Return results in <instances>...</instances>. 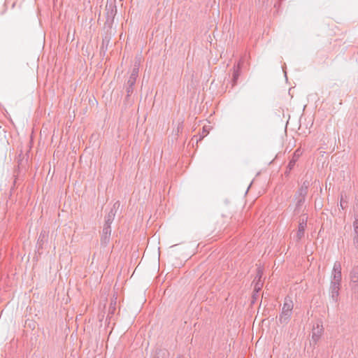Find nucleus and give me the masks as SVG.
<instances>
[{"instance_id":"obj_1","label":"nucleus","mask_w":358,"mask_h":358,"mask_svg":"<svg viewBox=\"0 0 358 358\" xmlns=\"http://www.w3.org/2000/svg\"><path fill=\"white\" fill-rule=\"evenodd\" d=\"M294 304L289 297H285L282 308V311L279 315V322L281 324H287L292 314Z\"/></svg>"},{"instance_id":"obj_2","label":"nucleus","mask_w":358,"mask_h":358,"mask_svg":"<svg viewBox=\"0 0 358 358\" xmlns=\"http://www.w3.org/2000/svg\"><path fill=\"white\" fill-rule=\"evenodd\" d=\"M341 264L339 262H336L333 267L331 284L341 285Z\"/></svg>"},{"instance_id":"obj_3","label":"nucleus","mask_w":358,"mask_h":358,"mask_svg":"<svg viewBox=\"0 0 358 358\" xmlns=\"http://www.w3.org/2000/svg\"><path fill=\"white\" fill-rule=\"evenodd\" d=\"M106 22H113L115 15L117 14V6L115 5V0L113 1L109 2V0H107V3L106 5Z\"/></svg>"},{"instance_id":"obj_4","label":"nucleus","mask_w":358,"mask_h":358,"mask_svg":"<svg viewBox=\"0 0 358 358\" xmlns=\"http://www.w3.org/2000/svg\"><path fill=\"white\" fill-rule=\"evenodd\" d=\"M111 234V227L108 224H104L102 231V235L101 237V244L103 246H106L109 242Z\"/></svg>"},{"instance_id":"obj_5","label":"nucleus","mask_w":358,"mask_h":358,"mask_svg":"<svg viewBox=\"0 0 358 358\" xmlns=\"http://www.w3.org/2000/svg\"><path fill=\"white\" fill-rule=\"evenodd\" d=\"M323 333V328L322 326L317 324L316 327H314L312 331V338L310 343H313L316 344L317 342L320 340Z\"/></svg>"},{"instance_id":"obj_6","label":"nucleus","mask_w":358,"mask_h":358,"mask_svg":"<svg viewBox=\"0 0 358 358\" xmlns=\"http://www.w3.org/2000/svg\"><path fill=\"white\" fill-rule=\"evenodd\" d=\"M340 288L341 285H330V299L334 303L338 302Z\"/></svg>"},{"instance_id":"obj_7","label":"nucleus","mask_w":358,"mask_h":358,"mask_svg":"<svg viewBox=\"0 0 358 358\" xmlns=\"http://www.w3.org/2000/svg\"><path fill=\"white\" fill-rule=\"evenodd\" d=\"M350 280L353 283L352 287L358 292V268H353L350 273Z\"/></svg>"},{"instance_id":"obj_8","label":"nucleus","mask_w":358,"mask_h":358,"mask_svg":"<svg viewBox=\"0 0 358 358\" xmlns=\"http://www.w3.org/2000/svg\"><path fill=\"white\" fill-rule=\"evenodd\" d=\"M306 225L307 220L302 219L299 222L298 231L296 233V238L298 241L301 240L303 237Z\"/></svg>"},{"instance_id":"obj_9","label":"nucleus","mask_w":358,"mask_h":358,"mask_svg":"<svg viewBox=\"0 0 358 358\" xmlns=\"http://www.w3.org/2000/svg\"><path fill=\"white\" fill-rule=\"evenodd\" d=\"M310 186V181L306 180L301 187L299 189L298 192L295 194V196H306L308 193V189Z\"/></svg>"},{"instance_id":"obj_10","label":"nucleus","mask_w":358,"mask_h":358,"mask_svg":"<svg viewBox=\"0 0 358 358\" xmlns=\"http://www.w3.org/2000/svg\"><path fill=\"white\" fill-rule=\"evenodd\" d=\"M301 155V151L298 149L296 150L292 157V159L289 161L287 165L288 171H286V173H288L294 166L296 162L299 159L300 155Z\"/></svg>"},{"instance_id":"obj_11","label":"nucleus","mask_w":358,"mask_h":358,"mask_svg":"<svg viewBox=\"0 0 358 358\" xmlns=\"http://www.w3.org/2000/svg\"><path fill=\"white\" fill-rule=\"evenodd\" d=\"M136 82V79L133 78H129L127 83L125 84V88L127 92V96H129L134 92V86Z\"/></svg>"},{"instance_id":"obj_12","label":"nucleus","mask_w":358,"mask_h":358,"mask_svg":"<svg viewBox=\"0 0 358 358\" xmlns=\"http://www.w3.org/2000/svg\"><path fill=\"white\" fill-rule=\"evenodd\" d=\"M241 74V62H239L236 66L234 67L232 85H235Z\"/></svg>"},{"instance_id":"obj_13","label":"nucleus","mask_w":358,"mask_h":358,"mask_svg":"<svg viewBox=\"0 0 358 358\" xmlns=\"http://www.w3.org/2000/svg\"><path fill=\"white\" fill-rule=\"evenodd\" d=\"M139 67H140V62H135L134 64V67L131 71V73L129 76V78H133L134 79H137L138 76V72H139Z\"/></svg>"},{"instance_id":"obj_14","label":"nucleus","mask_w":358,"mask_h":358,"mask_svg":"<svg viewBox=\"0 0 358 358\" xmlns=\"http://www.w3.org/2000/svg\"><path fill=\"white\" fill-rule=\"evenodd\" d=\"M116 212H114L113 210H110V212L108 213V215L105 217V223L108 224V225H111L115 216Z\"/></svg>"},{"instance_id":"obj_15","label":"nucleus","mask_w":358,"mask_h":358,"mask_svg":"<svg viewBox=\"0 0 358 358\" xmlns=\"http://www.w3.org/2000/svg\"><path fill=\"white\" fill-rule=\"evenodd\" d=\"M169 352L165 350H159L156 352L155 356L154 358H168Z\"/></svg>"},{"instance_id":"obj_16","label":"nucleus","mask_w":358,"mask_h":358,"mask_svg":"<svg viewBox=\"0 0 358 358\" xmlns=\"http://www.w3.org/2000/svg\"><path fill=\"white\" fill-rule=\"evenodd\" d=\"M115 306H116V298L114 300H112L110 306L108 308V315H113L115 310Z\"/></svg>"},{"instance_id":"obj_17","label":"nucleus","mask_w":358,"mask_h":358,"mask_svg":"<svg viewBox=\"0 0 358 358\" xmlns=\"http://www.w3.org/2000/svg\"><path fill=\"white\" fill-rule=\"evenodd\" d=\"M296 199H297V201L296 203V209L295 210H298L304 203L306 196H295Z\"/></svg>"},{"instance_id":"obj_18","label":"nucleus","mask_w":358,"mask_h":358,"mask_svg":"<svg viewBox=\"0 0 358 358\" xmlns=\"http://www.w3.org/2000/svg\"><path fill=\"white\" fill-rule=\"evenodd\" d=\"M353 232V244L356 248H358V228L354 229Z\"/></svg>"},{"instance_id":"obj_19","label":"nucleus","mask_w":358,"mask_h":358,"mask_svg":"<svg viewBox=\"0 0 358 358\" xmlns=\"http://www.w3.org/2000/svg\"><path fill=\"white\" fill-rule=\"evenodd\" d=\"M46 236H47L46 231L43 230L40 233V235H39V237H38V244L43 243L45 241V240L46 238Z\"/></svg>"},{"instance_id":"obj_20","label":"nucleus","mask_w":358,"mask_h":358,"mask_svg":"<svg viewBox=\"0 0 358 358\" xmlns=\"http://www.w3.org/2000/svg\"><path fill=\"white\" fill-rule=\"evenodd\" d=\"M340 206L342 209H345L348 206V201L344 199L343 195H341Z\"/></svg>"},{"instance_id":"obj_21","label":"nucleus","mask_w":358,"mask_h":358,"mask_svg":"<svg viewBox=\"0 0 358 358\" xmlns=\"http://www.w3.org/2000/svg\"><path fill=\"white\" fill-rule=\"evenodd\" d=\"M120 206V203L119 201H117L116 202L114 203L112 208L110 210H113L114 212H116L117 211V210L119 209Z\"/></svg>"},{"instance_id":"obj_22","label":"nucleus","mask_w":358,"mask_h":358,"mask_svg":"<svg viewBox=\"0 0 358 358\" xmlns=\"http://www.w3.org/2000/svg\"><path fill=\"white\" fill-rule=\"evenodd\" d=\"M208 133V131L206 129V127H203V131H202V134L200 136V138L199 139L196 140V142H198L199 141H201L203 138H204Z\"/></svg>"},{"instance_id":"obj_23","label":"nucleus","mask_w":358,"mask_h":358,"mask_svg":"<svg viewBox=\"0 0 358 358\" xmlns=\"http://www.w3.org/2000/svg\"><path fill=\"white\" fill-rule=\"evenodd\" d=\"M262 287V283L261 282V280H257L255 285V289L256 291H259Z\"/></svg>"},{"instance_id":"obj_24","label":"nucleus","mask_w":358,"mask_h":358,"mask_svg":"<svg viewBox=\"0 0 358 358\" xmlns=\"http://www.w3.org/2000/svg\"><path fill=\"white\" fill-rule=\"evenodd\" d=\"M356 227L358 228V214L355 215V221L353 222V229H356Z\"/></svg>"},{"instance_id":"obj_25","label":"nucleus","mask_w":358,"mask_h":358,"mask_svg":"<svg viewBox=\"0 0 358 358\" xmlns=\"http://www.w3.org/2000/svg\"><path fill=\"white\" fill-rule=\"evenodd\" d=\"M262 275V271H260V269H258V272H257V276L255 277V280L258 278L257 280H261Z\"/></svg>"},{"instance_id":"obj_26","label":"nucleus","mask_w":358,"mask_h":358,"mask_svg":"<svg viewBox=\"0 0 358 358\" xmlns=\"http://www.w3.org/2000/svg\"><path fill=\"white\" fill-rule=\"evenodd\" d=\"M182 129V122H179L177 127V134Z\"/></svg>"},{"instance_id":"obj_27","label":"nucleus","mask_w":358,"mask_h":358,"mask_svg":"<svg viewBox=\"0 0 358 358\" xmlns=\"http://www.w3.org/2000/svg\"><path fill=\"white\" fill-rule=\"evenodd\" d=\"M177 358H181V357H177Z\"/></svg>"}]
</instances>
